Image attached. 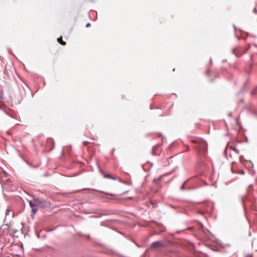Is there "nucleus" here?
Listing matches in <instances>:
<instances>
[{"label":"nucleus","mask_w":257,"mask_h":257,"mask_svg":"<svg viewBox=\"0 0 257 257\" xmlns=\"http://www.w3.org/2000/svg\"><path fill=\"white\" fill-rule=\"evenodd\" d=\"M29 203L31 207L32 208V211L33 212V213H35L38 210V208L36 207L35 205V201H30Z\"/></svg>","instance_id":"nucleus-5"},{"label":"nucleus","mask_w":257,"mask_h":257,"mask_svg":"<svg viewBox=\"0 0 257 257\" xmlns=\"http://www.w3.org/2000/svg\"><path fill=\"white\" fill-rule=\"evenodd\" d=\"M57 42L63 46H65L66 44V42L63 41L62 36L57 39Z\"/></svg>","instance_id":"nucleus-6"},{"label":"nucleus","mask_w":257,"mask_h":257,"mask_svg":"<svg viewBox=\"0 0 257 257\" xmlns=\"http://www.w3.org/2000/svg\"><path fill=\"white\" fill-rule=\"evenodd\" d=\"M90 26V23H87L86 25V27H89Z\"/></svg>","instance_id":"nucleus-11"},{"label":"nucleus","mask_w":257,"mask_h":257,"mask_svg":"<svg viewBox=\"0 0 257 257\" xmlns=\"http://www.w3.org/2000/svg\"><path fill=\"white\" fill-rule=\"evenodd\" d=\"M246 257H252V256L250 255H248L246 256Z\"/></svg>","instance_id":"nucleus-12"},{"label":"nucleus","mask_w":257,"mask_h":257,"mask_svg":"<svg viewBox=\"0 0 257 257\" xmlns=\"http://www.w3.org/2000/svg\"><path fill=\"white\" fill-rule=\"evenodd\" d=\"M210 73V70H208L206 72V74L207 76H209V74Z\"/></svg>","instance_id":"nucleus-10"},{"label":"nucleus","mask_w":257,"mask_h":257,"mask_svg":"<svg viewBox=\"0 0 257 257\" xmlns=\"http://www.w3.org/2000/svg\"><path fill=\"white\" fill-rule=\"evenodd\" d=\"M232 53L237 57H239L243 54V51L240 48H235L232 50Z\"/></svg>","instance_id":"nucleus-4"},{"label":"nucleus","mask_w":257,"mask_h":257,"mask_svg":"<svg viewBox=\"0 0 257 257\" xmlns=\"http://www.w3.org/2000/svg\"><path fill=\"white\" fill-rule=\"evenodd\" d=\"M104 177L105 178H110V179H113V180H115V178H113V177H112L110 175H108V174H106L104 176Z\"/></svg>","instance_id":"nucleus-8"},{"label":"nucleus","mask_w":257,"mask_h":257,"mask_svg":"<svg viewBox=\"0 0 257 257\" xmlns=\"http://www.w3.org/2000/svg\"><path fill=\"white\" fill-rule=\"evenodd\" d=\"M34 200L35 201V205L36 207H43L45 206V201L44 200L37 198L34 199Z\"/></svg>","instance_id":"nucleus-3"},{"label":"nucleus","mask_w":257,"mask_h":257,"mask_svg":"<svg viewBox=\"0 0 257 257\" xmlns=\"http://www.w3.org/2000/svg\"><path fill=\"white\" fill-rule=\"evenodd\" d=\"M191 142L195 144L194 148L197 150L199 154H203L206 152L207 144L202 139L196 138L192 140Z\"/></svg>","instance_id":"nucleus-1"},{"label":"nucleus","mask_w":257,"mask_h":257,"mask_svg":"<svg viewBox=\"0 0 257 257\" xmlns=\"http://www.w3.org/2000/svg\"><path fill=\"white\" fill-rule=\"evenodd\" d=\"M89 144V142H88V141H84V142H83V144H84V145H85V146H87V145H88Z\"/></svg>","instance_id":"nucleus-9"},{"label":"nucleus","mask_w":257,"mask_h":257,"mask_svg":"<svg viewBox=\"0 0 257 257\" xmlns=\"http://www.w3.org/2000/svg\"><path fill=\"white\" fill-rule=\"evenodd\" d=\"M228 147V148L230 149L231 150H232L233 151H234L236 153L238 154L239 153L238 150H237L234 147L232 146H229Z\"/></svg>","instance_id":"nucleus-7"},{"label":"nucleus","mask_w":257,"mask_h":257,"mask_svg":"<svg viewBox=\"0 0 257 257\" xmlns=\"http://www.w3.org/2000/svg\"><path fill=\"white\" fill-rule=\"evenodd\" d=\"M165 246V243L164 241H157L154 242L151 245L150 249L152 250H155L157 248H160L161 247H164Z\"/></svg>","instance_id":"nucleus-2"}]
</instances>
